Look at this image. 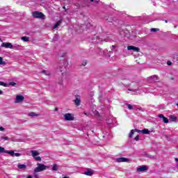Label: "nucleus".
<instances>
[{
    "instance_id": "27",
    "label": "nucleus",
    "mask_w": 178,
    "mask_h": 178,
    "mask_svg": "<svg viewBox=\"0 0 178 178\" xmlns=\"http://www.w3.org/2000/svg\"><path fill=\"white\" fill-rule=\"evenodd\" d=\"M170 119L172 120V122H176V120H177V117L171 115Z\"/></svg>"
},
{
    "instance_id": "11",
    "label": "nucleus",
    "mask_w": 178,
    "mask_h": 178,
    "mask_svg": "<svg viewBox=\"0 0 178 178\" xmlns=\"http://www.w3.org/2000/svg\"><path fill=\"white\" fill-rule=\"evenodd\" d=\"M159 118H160V119H163V122L165 123H169V119H168V118L164 117L163 115L162 114H159Z\"/></svg>"
},
{
    "instance_id": "22",
    "label": "nucleus",
    "mask_w": 178,
    "mask_h": 178,
    "mask_svg": "<svg viewBox=\"0 0 178 178\" xmlns=\"http://www.w3.org/2000/svg\"><path fill=\"white\" fill-rule=\"evenodd\" d=\"M41 73H42V74H45V76H49V74H51V72L48 70H42Z\"/></svg>"
},
{
    "instance_id": "5",
    "label": "nucleus",
    "mask_w": 178,
    "mask_h": 178,
    "mask_svg": "<svg viewBox=\"0 0 178 178\" xmlns=\"http://www.w3.org/2000/svg\"><path fill=\"white\" fill-rule=\"evenodd\" d=\"M24 101V97L21 95H17L15 98V104H20V102H23Z\"/></svg>"
},
{
    "instance_id": "35",
    "label": "nucleus",
    "mask_w": 178,
    "mask_h": 178,
    "mask_svg": "<svg viewBox=\"0 0 178 178\" xmlns=\"http://www.w3.org/2000/svg\"><path fill=\"white\" fill-rule=\"evenodd\" d=\"M9 86H16V83L10 82V83H9Z\"/></svg>"
},
{
    "instance_id": "14",
    "label": "nucleus",
    "mask_w": 178,
    "mask_h": 178,
    "mask_svg": "<svg viewBox=\"0 0 178 178\" xmlns=\"http://www.w3.org/2000/svg\"><path fill=\"white\" fill-rule=\"evenodd\" d=\"M61 63H63L64 67L60 68V72H63L66 69V66H67V62L66 60H63Z\"/></svg>"
},
{
    "instance_id": "24",
    "label": "nucleus",
    "mask_w": 178,
    "mask_h": 178,
    "mask_svg": "<svg viewBox=\"0 0 178 178\" xmlns=\"http://www.w3.org/2000/svg\"><path fill=\"white\" fill-rule=\"evenodd\" d=\"M6 151L4 147L0 146V154H6Z\"/></svg>"
},
{
    "instance_id": "16",
    "label": "nucleus",
    "mask_w": 178,
    "mask_h": 178,
    "mask_svg": "<svg viewBox=\"0 0 178 178\" xmlns=\"http://www.w3.org/2000/svg\"><path fill=\"white\" fill-rule=\"evenodd\" d=\"M60 24H62V20L58 21V22L54 24V26H53V29H57L58 27H59V26H60Z\"/></svg>"
},
{
    "instance_id": "30",
    "label": "nucleus",
    "mask_w": 178,
    "mask_h": 178,
    "mask_svg": "<svg viewBox=\"0 0 178 178\" xmlns=\"http://www.w3.org/2000/svg\"><path fill=\"white\" fill-rule=\"evenodd\" d=\"M0 86H3V87H7V84L4 82L0 81Z\"/></svg>"
},
{
    "instance_id": "47",
    "label": "nucleus",
    "mask_w": 178,
    "mask_h": 178,
    "mask_svg": "<svg viewBox=\"0 0 178 178\" xmlns=\"http://www.w3.org/2000/svg\"><path fill=\"white\" fill-rule=\"evenodd\" d=\"M85 113V115H87V113Z\"/></svg>"
},
{
    "instance_id": "13",
    "label": "nucleus",
    "mask_w": 178,
    "mask_h": 178,
    "mask_svg": "<svg viewBox=\"0 0 178 178\" xmlns=\"http://www.w3.org/2000/svg\"><path fill=\"white\" fill-rule=\"evenodd\" d=\"M31 153L33 158H35V156H38V155H40V153L36 150H31Z\"/></svg>"
},
{
    "instance_id": "1",
    "label": "nucleus",
    "mask_w": 178,
    "mask_h": 178,
    "mask_svg": "<svg viewBox=\"0 0 178 178\" xmlns=\"http://www.w3.org/2000/svg\"><path fill=\"white\" fill-rule=\"evenodd\" d=\"M143 133V134H149L151 133V131H149V130L147 129H144L143 130H140V129H131L129 134V138H133V136L134 135V133Z\"/></svg>"
},
{
    "instance_id": "43",
    "label": "nucleus",
    "mask_w": 178,
    "mask_h": 178,
    "mask_svg": "<svg viewBox=\"0 0 178 178\" xmlns=\"http://www.w3.org/2000/svg\"><path fill=\"white\" fill-rule=\"evenodd\" d=\"M165 23H168V20H165Z\"/></svg>"
},
{
    "instance_id": "31",
    "label": "nucleus",
    "mask_w": 178,
    "mask_h": 178,
    "mask_svg": "<svg viewBox=\"0 0 178 178\" xmlns=\"http://www.w3.org/2000/svg\"><path fill=\"white\" fill-rule=\"evenodd\" d=\"M138 140H140V136L138 135H137L135 138H134V140L135 141H138Z\"/></svg>"
},
{
    "instance_id": "2",
    "label": "nucleus",
    "mask_w": 178,
    "mask_h": 178,
    "mask_svg": "<svg viewBox=\"0 0 178 178\" xmlns=\"http://www.w3.org/2000/svg\"><path fill=\"white\" fill-rule=\"evenodd\" d=\"M37 166L35 169H34V175H35V173H38L40 172H44V170H47V169L49 168V166L45 165L42 163H37Z\"/></svg>"
},
{
    "instance_id": "19",
    "label": "nucleus",
    "mask_w": 178,
    "mask_h": 178,
    "mask_svg": "<svg viewBox=\"0 0 178 178\" xmlns=\"http://www.w3.org/2000/svg\"><path fill=\"white\" fill-rule=\"evenodd\" d=\"M52 170L54 171L59 170V165H58L57 164H54L52 167Z\"/></svg>"
},
{
    "instance_id": "6",
    "label": "nucleus",
    "mask_w": 178,
    "mask_h": 178,
    "mask_svg": "<svg viewBox=\"0 0 178 178\" xmlns=\"http://www.w3.org/2000/svg\"><path fill=\"white\" fill-rule=\"evenodd\" d=\"M64 119L65 120H67V121H72V120H74V117H73V115L68 113L64 115Z\"/></svg>"
},
{
    "instance_id": "45",
    "label": "nucleus",
    "mask_w": 178,
    "mask_h": 178,
    "mask_svg": "<svg viewBox=\"0 0 178 178\" xmlns=\"http://www.w3.org/2000/svg\"><path fill=\"white\" fill-rule=\"evenodd\" d=\"M63 81H61V82L60 83V84H63Z\"/></svg>"
},
{
    "instance_id": "26",
    "label": "nucleus",
    "mask_w": 178,
    "mask_h": 178,
    "mask_svg": "<svg viewBox=\"0 0 178 178\" xmlns=\"http://www.w3.org/2000/svg\"><path fill=\"white\" fill-rule=\"evenodd\" d=\"M127 106H128V109H129V111H133V105L130 104H126Z\"/></svg>"
},
{
    "instance_id": "39",
    "label": "nucleus",
    "mask_w": 178,
    "mask_h": 178,
    "mask_svg": "<svg viewBox=\"0 0 178 178\" xmlns=\"http://www.w3.org/2000/svg\"><path fill=\"white\" fill-rule=\"evenodd\" d=\"M90 2H95V3H98V1H97L96 0H90Z\"/></svg>"
},
{
    "instance_id": "46",
    "label": "nucleus",
    "mask_w": 178,
    "mask_h": 178,
    "mask_svg": "<svg viewBox=\"0 0 178 178\" xmlns=\"http://www.w3.org/2000/svg\"><path fill=\"white\" fill-rule=\"evenodd\" d=\"M177 108H178V103L177 104Z\"/></svg>"
},
{
    "instance_id": "20",
    "label": "nucleus",
    "mask_w": 178,
    "mask_h": 178,
    "mask_svg": "<svg viewBox=\"0 0 178 178\" xmlns=\"http://www.w3.org/2000/svg\"><path fill=\"white\" fill-rule=\"evenodd\" d=\"M0 65L2 66H5L7 65L6 62L3 60V58L2 57H0Z\"/></svg>"
},
{
    "instance_id": "28",
    "label": "nucleus",
    "mask_w": 178,
    "mask_h": 178,
    "mask_svg": "<svg viewBox=\"0 0 178 178\" xmlns=\"http://www.w3.org/2000/svg\"><path fill=\"white\" fill-rule=\"evenodd\" d=\"M1 140H4V141H8V140H9V137H8V136H1Z\"/></svg>"
},
{
    "instance_id": "9",
    "label": "nucleus",
    "mask_w": 178,
    "mask_h": 178,
    "mask_svg": "<svg viewBox=\"0 0 178 178\" xmlns=\"http://www.w3.org/2000/svg\"><path fill=\"white\" fill-rule=\"evenodd\" d=\"M95 38H96V40L93 41V42H94L95 44H98V42H102V41L106 42V40H105V39H104V38H98V37H97V36H95V37L93 38V40H95Z\"/></svg>"
},
{
    "instance_id": "37",
    "label": "nucleus",
    "mask_w": 178,
    "mask_h": 178,
    "mask_svg": "<svg viewBox=\"0 0 178 178\" xmlns=\"http://www.w3.org/2000/svg\"><path fill=\"white\" fill-rule=\"evenodd\" d=\"M167 65H168V66H170L172 65V62L171 61H168Z\"/></svg>"
},
{
    "instance_id": "32",
    "label": "nucleus",
    "mask_w": 178,
    "mask_h": 178,
    "mask_svg": "<svg viewBox=\"0 0 178 178\" xmlns=\"http://www.w3.org/2000/svg\"><path fill=\"white\" fill-rule=\"evenodd\" d=\"M156 77H157L156 75H154V76H152L150 79H152L155 81V80H156Z\"/></svg>"
},
{
    "instance_id": "33",
    "label": "nucleus",
    "mask_w": 178,
    "mask_h": 178,
    "mask_svg": "<svg viewBox=\"0 0 178 178\" xmlns=\"http://www.w3.org/2000/svg\"><path fill=\"white\" fill-rule=\"evenodd\" d=\"M22 154L20 153H14V156H21Z\"/></svg>"
},
{
    "instance_id": "17",
    "label": "nucleus",
    "mask_w": 178,
    "mask_h": 178,
    "mask_svg": "<svg viewBox=\"0 0 178 178\" xmlns=\"http://www.w3.org/2000/svg\"><path fill=\"white\" fill-rule=\"evenodd\" d=\"M84 175H86V176H92L94 175V172L91 170H88L84 172Z\"/></svg>"
},
{
    "instance_id": "41",
    "label": "nucleus",
    "mask_w": 178,
    "mask_h": 178,
    "mask_svg": "<svg viewBox=\"0 0 178 178\" xmlns=\"http://www.w3.org/2000/svg\"><path fill=\"white\" fill-rule=\"evenodd\" d=\"M111 49H115V45L111 46Z\"/></svg>"
},
{
    "instance_id": "15",
    "label": "nucleus",
    "mask_w": 178,
    "mask_h": 178,
    "mask_svg": "<svg viewBox=\"0 0 178 178\" xmlns=\"http://www.w3.org/2000/svg\"><path fill=\"white\" fill-rule=\"evenodd\" d=\"M28 116H30L31 118H34V117H38L40 116V114L35 113V112H31L28 114Z\"/></svg>"
},
{
    "instance_id": "23",
    "label": "nucleus",
    "mask_w": 178,
    "mask_h": 178,
    "mask_svg": "<svg viewBox=\"0 0 178 178\" xmlns=\"http://www.w3.org/2000/svg\"><path fill=\"white\" fill-rule=\"evenodd\" d=\"M17 168L18 169H26V165L19 163Z\"/></svg>"
},
{
    "instance_id": "29",
    "label": "nucleus",
    "mask_w": 178,
    "mask_h": 178,
    "mask_svg": "<svg viewBox=\"0 0 178 178\" xmlns=\"http://www.w3.org/2000/svg\"><path fill=\"white\" fill-rule=\"evenodd\" d=\"M33 158H34V159H35V161H41V157H40V156H35V157H33Z\"/></svg>"
},
{
    "instance_id": "38",
    "label": "nucleus",
    "mask_w": 178,
    "mask_h": 178,
    "mask_svg": "<svg viewBox=\"0 0 178 178\" xmlns=\"http://www.w3.org/2000/svg\"><path fill=\"white\" fill-rule=\"evenodd\" d=\"M175 162H177V168H178V159H177V158H175Z\"/></svg>"
},
{
    "instance_id": "7",
    "label": "nucleus",
    "mask_w": 178,
    "mask_h": 178,
    "mask_svg": "<svg viewBox=\"0 0 178 178\" xmlns=\"http://www.w3.org/2000/svg\"><path fill=\"white\" fill-rule=\"evenodd\" d=\"M128 51H134V52H140V48L134 47V46H128Z\"/></svg>"
},
{
    "instance_id": "3",
    "label": "nucleus",
    "mask_w": 178,
    "mask_h": 178,
    "mask_svg": "<svg viewBox=\"0 0 178 178\" xmlns=\"http://www.w3.org/2000/svg\"><path fill=\"white\" fill-rule=\"evenodd\" d=\"M1 47L3 48H10V49H16V48H20V45L13 47V44H12L10 42H3Z\"/></svg>"
},
{
    "instance_id": "10",
    "label": "nucleus",
    "mask_w": 178,
    "mask_h": 178,
    "mask_svg": "<svg viewBox=\"0 0 178 178\" xmlns=\"http://www.w3.org/2000/svg\"><path fill=\"white\" fill-rule=\"evenodd\" d=\"M129 161V159H127V158L125 157H120L116 159V162H118L119 163H120V162H127Z\"/></svg>"
},
{
    "instance_id": "12",
    "label": "nucleus",
    "mask_w": 178,
    "mask_h": 178,
    "mask_svg": "<svg viewBox=\"0 0 178 178\" xmlns=\"http://www.w3.org/2000/svg\"><path fill=\"white\" fill-rule=\"evenodd\" d=\"M74 102L76 106H80V104H81V99L80 97H76V99L74 100Z\"/></svg>"
},
{
    "instance_id": "4",
    "label": "nucleus",
    "mask_w": 178,
    "mask_h": 178,
    "mask_svg": "<svg viewBox=\"0 0 178 178\" xmlns=\"http://www.w3.org/2000/svg\"><path fill=\"white\" fill-rule=\"evenodd\" d=\"M32 15L35 19H45V15L41 12L34 11L32 13Z\"/></svg>"
},
{
    "instance_id": "42",
    "label": "nucleus",
    "mask_w": 178,
    "mask_h": 178,
    "mask_svg": "<svg viewBox=\"0 0 178 178\" xmlns=\"http://www.w3.org/2000/svg\"><path fill=\"white\" fill-rule=\"evenodd\" d=\"M54 111H55V112H58V108H56Z\"/></svg>"
},
{
    "instance_id": "36",
    "label": "nucleus",
    "mask_w": 178,
    "mask_h": 178,
    "mask_svg": "<svg viewBox=\"0 0 178 178\" xmlns=\"http://www.w3.org/2000/svg\"><path fill=\"white\" fill-rule=\"evenodd\" d=\"M0 131H5V128L0 127Z\"/></svg>"
},
{
    "instance_id": "21",
    "label": "nucleus",
    "mask_w": 178,
    "mask_h": 178,
    "mask_svg": "<svg viewBox=\"0 0 178 178\" xmlns=\"http://www.w3.org/2000/svg\"><path fill=\"white\" fill-rule=\"evenodd\" d=\"M6 154H9V155H10L11 156H15V152L13 150H7Z\"/></svg>"
},
{
    "instance_id": "40",
    "label": "nucleus",
    "mask_w": 178,
    "mask_h": 178,
    "mask_svg": "<svg viewBox=\"0 0 178 178\" xmlns=\"http://www.w3.org/2000/svg\"><path fill=\"white\" fill-rule=\"evenodd\" d=\"M2 94H3V91L0 90V95H2Z\"/></svg>"
},
{
    "instance_id": "8",
    "label": "nucleus",
    "mask_w": 178,
    "mask_h": 178,
    "mask_svg": "<svg viewBox=\"0 0 178 178\" xmlns=\"http://www.w3.org/2000/svg\"><path fill=\"white\" fill-rule=\"evenodd\" d=\"M136 170L138 172H147V170H148V168L147 167V165H142V166H140L139 168H137Z\"/></svg>"
},
{
    "instance_id": "25",
    "label": "nucleus",
    "mask_w": 178,
    "mask_h": 178,
    "mask_svg": "<svg viewBox=\"0 0 178 178\" xmlns=\"http://www.w3.org/2000/svg\"><path fill=\"white\" fill-rule=\"evenodd\" d=\"M150 31H151L152 33H156V31H159V29L152 28V29H150Z\"/></svg>"
},
{
    "instance_id": "18",
    "label": "nucleus",
    "mask_w": 178,
    "mask_h": 178,
    "mask_svg": "<svg viewBox=\"0 0 178 178\" xmlns=\"http://www.w3.org/2000/svg\"><path fill=\"white\" fill-rule=\"evenodd\" d=\"M21 40L22 41H24V42H29L30 38L27 37V36H23L21 38Z\"/></svg>"
},
{
    "instance_id": "34",
    "label": "nucleus",
    "mask_w": 178,
    "mask_h": 178,
    "mask_svg": "<svg viewBox=\"0 0 178 178\" xmlns=\"http://www.w3.org/2000/svg\"><path fill=\"white\" fill-rule=\"evenodd\" d=\"M128 91H132L133 92H136V91H137V89H128Z\"/></svg>"
},
{
    "instance_id": "44",
    "label": "nucleus",
    "mask_w": 178,
    "mask_h": 178,
    "mask_svg": "<svg viewBox=\"0 0 178 178\" xmlns=\"http://www.w3.org/2000/svg\"><path fill=\"white\" fill-rule=\"evenodd\" d=\"M0 42H2V39L0 38Z\"/></svg>"
}]
</instances>
